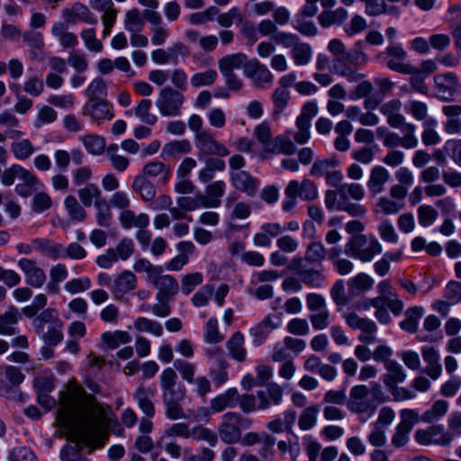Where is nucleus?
Returning a JSON list of instances; mask_svg holds the SVG:
<instances>
[{"mask_svg": "<svg viewBox=\"0 0 461 461\" xmlns=\"http://www.w3.org/2000/svg\"><path fill=\"white\" fill-rule=\"evenodd\" d=\"M437 126L438 122L434 118H428L422 122L421 140L425 146H435L440 142L441 138L436 131Z\"/></svg>", "mask_w": 461, "mask_h": 461, "instance_id": "obj_44", "label": "nucleus"}, {"mask_svg": "<svg viewBox=\"0 0 461 461\" xmlns=\"http://www.w3.org/2000/svg\"><path fill=\"white\" fill-rule=\"evenodd\" d=\"M21 318L17 308L12 306L0 315V335L12 336L16 334L15 325Z\"/></svg>", "mask_w": 461, "mask_h": 461, "instance_id": "obj_32", "label": "nucleus"}, {"mask_svg": "<svg viewBox=\"0 0 461 461\" xmlns=\"http://www.w3.org/2000/svg\"><path fill=\"white\" fill-rule=\"evenodd\" d=\"M297 274L300 280L310 287H320L325 280L324 275L314 269H299Z\"/></svg>", "mask_w": 461, "mask_h": 461, "instance_id": "obj_61", "label": "nucleus"}, {"mask_svg": "<svg viewBox=\"0 0 461 461\" xmlns=\"http://www.w3.org/2000/svg\"><path fill=\"white\" fill-rule=\"evenodd\" d=\"M332 72L346 77L350 82H356L364 77V75L357 73L353 65L349 64L346 56L333 59Z\"/></svg>", "mask_w": 461, "mask_h": 461, "instance_id": "obj_28", "label": "nucleus"}, {"mask_svg": "<svg viewBox=\"0 0 461 461\" xmlns=\"http://www.w3.org/2000/svg\"><path fill=\"white\" fill-rule=\"evenodd\" d=\"M191 151V144L187 140H173L164 145L162 156L178 157Z\"/></svg>", "mask_w": 461, "mask_h": 461, "instance_id": "obj_52", "label": "nucleus"}, {"mask_svg": "<svg viewBox=\"0 0 461 461\" xmlns=\"http://www.w3.org/2000/svg\"><path fill=\"white\" fill-rule=\"evenodd\" d=\"M285 194L286 196H297L303 201H312L318 197V189L311 179L304 178L302 182L291 180L285 189Z\"/></svg>", "mask_w": 461, "mask_h": 461, "instance_id": "obj_17", "label": "nucleus"}, {"mask_svg": "<svg viewBox=\"0 0 461 461\" xmlns=\"http://www.w3.org/2000/svg\"><path fill=\"white\" fill-rule=\"evenodd\" d=\"M251 425V420L239 412L229 411L221 416L217 435L224 444L232 446L240 442L242 430L249 429Z\"/></svg>", "mask_w": 461, "mask_h": 461, "instance_id": "obj_3", "label": "nucleus"}, {"mask_svg": "<svg viewBox=\"0 0 461 461\" xmlns=\"http://www.w3.org/2000/svg\"><path fill=\"white\" fill-rule=\"evenodd\" d=\"M448 404L444 400L436 401L431 408L426 411L422 415L420 420L424 422L431 423L441 417H443L447 411Z\"/></svg>", "mask_w": 461, "mask_h": 461, "instance_id": "obj_58", "label": "nucleus"}, {"mask_svg": "<svg viewBox=\"0 0 461 461\" xmlns=\"http://www.w3.org/2000/svg\"><path fill=\"white\" fill-rule=\"evenodd\" d=\"M151 105L152 103L149 99H141L134 109L135 115L148 125H154L158 121V117L149 113Z\"/></svg>", "mask_w": 461, "mask_h": 461, "instance_id": "obj_57", "label": "nucleus"}, {"mask_svg": "<svg viewBox=\"0 0 461 461\" xmlns=\"http://www.w3.org/2000/svg\"><path fill=\"white\" fill-rule=\"evenodd\" d=\"M244 342L245 339L240 331L234 332L226 342V348L230 357L238 362L245 361L247 357Z\"/></svg>", "mask_w": 461, "mask_h": 461, "instance_id": "obj_30", "label": "nucleus"}, {"mask_svg": "<svg viewBox=\"0 0 461 461\" xmlns=\"http://www.w3.org/2000/svg\"><path fill=\"white\" fill-rule=\"evenodd\" d=\"M194 145L199 151V159L203 157H226L230 154L225 145L219 142L208 131L194 136Z\"/></svg>", "mask_w": 461, "mask_h": 461, "instance_id": "obj_9", "label": "nucleus"}, {"mask_svg": "<svg viewBox=\"0 0 461 461\" xmlns=\"http://www.w3.org/2000/svg\"><path fill=\"white\" fill-rule=\"evenodd\" d=\"M77 194L80 203L86 207H90L93 203L95 205L97 201H102L104 198L99 187L93 183H87L84 187L79 188Z\"/></svg>", "mask_w": 461, "mask_h": 461, "instance_id": "obj_40", "label": "nucleus"}, {"mask_svg": "<svg viewBox=\"0 0 461 461\" xmlns=\"http://www.w3.org/2000/svg\"><path fill=\"white\" fill-rule=\"evenodd\" d=\"M369 389L366 384L353 385L347 399V408L357 414L361 422H366L375 413V406L368 399Z\"/></svg>", "mask_w": 461, "mask_h": 461, "instance_id": "obj_5", "label": "nucleus"}, {"mask_svg": "<svg viewBox=\"0 0 461 461\" xmlns=\"http://www.w3.org/2000/svg\"><path fill=\"white\" fill-rule=\"evenodd\" d=\"M398 129L401 130L402 136L393 131H388V134H386L385 139L383 140L384 146L391 149H395L398 146L406 149H415L419 143L415 135V125L401 126Z\"/></svg>", "mask_w": 461, "mask_h": 461, "instance_id": "obj_10", "label": "nucleus"}, {"mask_svg": "<svg viewBox=\"0 0 461 461\" xmlns=\"http://www.w3.org/2000/svg\"><path fill=\"white\" fill-rule=\"evenodd\" d=\"M133 326L140 332H148L157 337H160L163 333V327L159 322L145 317L137 318Z\"/></svg>", "mask_w": 461, "mask_h": 461, "instance_id": "obj_56", "label": "nucleus"}, {"mask_svg": "<svg viewBox=\"0 0 461 461\" xmlns=\"http://www.w3.org/2000/svg\"><path fill=\"white\" fill-rule=\"evenodd\" d=\"M33 249L41 253L52 258H64L63 246L47 239H35L32 240Z\"/></svg>", "mask_w": 461, "mask_h": 461, "instance_id": "obj_38", "label": "nucleus"}, {"mask_svg": "<svg viewBox=\"0 0 461 461\" xmlns=\"http://www.w3.org/2000/svg\"><path fill=\"white\" fill-rule=\"evenodd\" d=\"M375 281L370 276L359 273L348 280V287L352 294H356L371 289Z\"/></svg>", "mask_w": 461, "mask_h": 461, "instance_id": "obj_45", "label": "nucleus"}, {"mask_svg": "<svg viewBox=\"0 0 461 461\" xmlns=\"http://www.w3.org/2000/svg\"><path fill=\"white\" fill-rule=\"evenodd\" d=\"M386 53L388 55V60L386 62L387 67L395 72L401 74H417L418 68L405 63L408 58L407 52L403 50L400 44H392L387 47Z\"/></svg>", "mask_w": 461, "mask_h": 461, "instance_id": "obj_12", "label": "nucleus"}, {"mask_svg": "<svg viewBox=\"0 0 461 461\" xmlns=\"http://www.w3.org/2000/svg\"><path fill=\"white\" fill-rule=\"evenodd\" d=\"M61 322L63 321L59 319L58 311L53 308H48L35 317L33 327L36 332H42L46 325L52 326Z\"/></svg>", "mask_w": 461, "mask_h": 461, "instance_id": "obj_41", "label": "nucleus"}, {"mask_svg": "<svg viewBox=\"0 0 461 461\" xmlns=\"http://www.w3.org/2000/svg\"><path fill=\"white\" fill-rule=\"evenodd\" d=\"M434 82L437 96L444 101L452 100L460 88L459 80L456 75L452 72L435 76Z\"/></svg>", "mask_w": 461, "mask_h": 461, "instance_id": "obj_16", "label": "nucleus"}, {"mask_svg": "<svg viewBox=\"0 0 461 461\" xmlns=\"http://www.w3.org/2000/svg\"><path fill=\"white\" fill-rule=\"evenodd\" d=\"M145 25L143 12L133 8L126 13L124 27L131 32H140Z\"/></svg>", "mask_w": 461, "mask_h": 461, "instance_id": "obj_53", "label": "nucleus"}, {"mask_svg": "<svg viewBox=\"0 0 461 461\" xmlns=\"http://www.w3.org/2000/svg\"><path fill=\"white\" fill-rule=\"evenodd\" d=\"M131 187L144 202H151L155 199V185L145 178V176H136L132 181Z\"/></svg>", "mask_w": 461, "mask_h": 461, "instance_id": "obj_35", "label": "nucleus"}, {"mask_svg": "<svg viewBox=\"0 0 461 461\" xmlns=\"http://www.w3.org/2000/svg\"><path fill=\"white\" fill-rule=\"evenodd\" d=\"M226 184L222 180H217L209 184L205 188V195L203 194V200L205 208H216L221 204V198L225 193Z\"/></svg>", "mask_w": 461, "mask_h": 461, "instance_id": "obj_27", "label": "nucleus"}, {"mask_svg": "<svg viewBox=\"0 0 461 461\" xmlns=\"http://www.w3.org/2000/svg\"><path fill=\"white\" fill-rule=\"evenodd\" d=\"M80 140L86 150L93 155H100L105 150L106 142L102 136L88 134L82 136Z\"/></svg>", "mask_w": 461, "mask_h": 461, "instance_id": "obj_54", "label": "nucleus"}, {"mask_svg": "<svg viewBox=\"0 0 461 461\" xmlns=\"http://www.w3.org/2000/svg\"><path fill=\"white\" fill-rule=\"evenodd\" d=\"M163 267L156 276L150 280L156 289L158 290L157 297L160 294L164 297L169 298L176 295L178 293L179 285L176 279L169 275H163Z\"/></svg>", "mask_w": 461, "mask_h": 461, "instance_id": "obj_21", "label": "nucleus"}, {"mask_svg": "<svg viewBox=\"0 0 461 461\" xmlns=\"http://www.w3.org/2000/svg\"><path fill=\"white\" fill-rule=\"evenodd\" d=\"M152 394V392L145 388L142 384L139 385L133 393L134 401L148 418H151L155 415L154 403L150 399Z\"/></svg>", "mask_w": 461, "mask_h": 461, "instance_id": "obj_33", "label": "nucleus"}, {"mask_svg": "<svg viewBox=\"0 0 461 461\" xmlns=\"http://www.w3.org/2000/svg\"><path fill=\"white\" fill-rule=\"evenodd\" d=\"M185 101L180 91L167 86L159 90L155 104L162 116L176 117L180 115Z\"/></svg>", "mask_w": 461, "mask_h": 461, "instance_id": "obj_7", "label": "nucleus"}, {"mask_svg": "<svg viewBox=\"0 0 461 461\" xmlns=\"http://www.w3.org/2000/svg\"><path fill=\"white\" fill-rule=\"evenodd\" d=\"M2 374L3 377L0 378V397L24 402L26 395L18 389L24 380V375L21 369L14 366H5L3 367Z\"/></svg>", "mask_w": 461, "mask_h": 461, "instance_id": "obj_6", "label": "nucleus"}, {"mask_svg": "<svg viewBox=\"0 0 461 461\" xmlns=\"http://www.w3.org/2000/svg\"><path fill=\"white\" fill-rule=\"evenodd\" d=\"M191 438L196 441H204L211 447H214L218 442L217 432L200 425L191 429Z\"/></svg>", "mask_w": 461, "mask_h": 461, "instance_id": "obj_60", "label": "nucleus"}, {"mask_svg": "<svg viewBox=\"0 0 461 461\" xmlns=\"http://www.w3.org/2000/svg\"><path fill=\"white\" fill-rule=\"evenodd\" d=\"M320 407L317 404H312L305 407L298 419V426L302 430H309L312 429L317 423Z\"/></svg>", "mask_w": 461, "mask_h": 461, "instance_id": "obj_47", "label": "nucleus"}, {"mask_svg": "<svg viewBox=\"0 0 461 461\" xmlns=\"http://www.w3.org/2000/svg\"><path fill=\"white\" fill-rule=\"evenodd\" d=\"M238 391L235 388L228 389L225 393L211 400V409L215 412L222 411L226 408H232L238 402Z\"/></svg>", "mask_w": 461, "mask_h": 461, "instance_id": "obj_36", "label": "nucleus"}, {"mask_svg": "<svg viewBox=\"0 0 461 461\" xmlns=\"http://www.w3.org/2000/svg\"><path fill=\"white\" fill-rule=\"evenodd\" d=\"M102 341L112 349L117 348L122 344L131 342V337L124 330L105 331L101 336Z\"/></svg>", "mask_w": 461, "mask_h": 461, "instance_id": "obj_48", "label": "nucleus"}, {"mask_svg": "<svg viewBox=\"0 0 461 461\" xmlns=\"http://www.w3.org/2000/svg\"><path fill=\"white\" fill-rule=\"evenodd\" d=\"M389 171L383 166H375L371 168L366 182L368 192L372 197L383 193L386 183L390 180Z\"/></svg>", "mask_w": 461, "mask_h": 461, "instance_id": "obj_20", "label": "nucleus"}, {"mask_svg": "<svg viewBox=\"0 0 461 461\" xmlns=\"http://www.w3.org/2000/svg\"><path fill=\"white\" fill-rule=\"evenodd\" d=\"M159 383L166 416L170 420L185 418L181 402L185 397L186 390L177 382L176 370L171 367L165 368L160 374Z\"/></svg>", "mask_w": 461, "mask_h": 461, "instance_id": "obj_2", "label": "nucleus"}, {"mask_svg": "<svg viewBox=\"0 0 461 461\" xmlns=\"http://www.w3.org/2000/svg\"><path fill=\"white\" fill-rule=\"evenodd\" d=\"M402 102L399 99H392L380 107V112L387 119V123L392 128H399L405 125H413L407 122L405 117L401 113Z\"/></svg>", "mask_w": 461, "mask_h": 461, "instance_id": "obj_19", "label": "nucleus"}, {"mask_svg": "<svg viewBox=\"0 0 461 461\" xmlns=\"http://www.w3.org/2000/svg\"><path fill=\"white\" fill-rule=\"evenodd\" d=\"M217 77L218 73L216 70L208 69L203 72L194 73L190 78V83L191 86L195 88L210 86L215 83Z\"/></svg>", "mask_w": 461, "mask_h": 461, "instance_id": "obj_59", "label": "nucleus"}, {"mask_svg": "<svg viewBox=\"0 0 461 461\" xmlns=\"http://www.w3.org/2000/svg\"><path fill=\"white\" fill-rule=\"evenodd\" d=\"M140 176H145V178L148 177H156L161 176L160 181L162 184H167L169 177L171 176V171L168 167H167L163 162L160 161H151L144 165L142 168V173Z\"/></svg>", "mask_w": 461, "mask_h": 461, "instance_id": "obj_39", "label": "nucleus"}, {"mask_svg": "<svg viewBox=\"0 0 461 461\" xmlns=\"http://www.w3.org/2000/svg\"><path fill=\"white\" fill-rule=\"evenodd\" d=\"M61 404L66 415L77 420L68 428V439L72 442L102 447L108 439L109 430L117 436L124 432L112 409L97 403L74 380L68 383Z\"/></svg>", "mask_w": 461, "mask_h": 461, "instance_id": "obj_1", "label": "nucleus"}, {"mask_svg": "<svg viewBox=\"0 0 461 461\" xmlns=\"http://www.w3.org/2000/svg\"><path fill=\"white\" fill-rule=\"evenodd\" d=\"M348 16L344 7H338L334 10H323L318 16V22L323 28L333 25H341Z\"/></svg>", "mask_w": 461, "mask_h": 461, "instance_id": "obj_29", "label": "nucleus"}, {"mask_svg": "<svg viewBox=\"0 0 461 461\" xmlns=\"http://www.w3.org/2000/svg\"><path fill=\"white\" fill-rule=\"evenodd\" d=\"M384 368L387 372L383 375L382 380L386 387H392L393 384L402 383L406 379L403 367L395 360L386 362Z\"/></svg>", "mask_w": 461, "mask_h": 461, "instance_id": "obj_31", "label": "nucleus"}, {"mask_svg": "<svg viewBox=\"0 0 461 461\" xmlns=\"http://www.w3.org/2000/svg\"><path fill=\"white\" fill-rule=\"evenodd\" d=\"M96 212L95 220L99 226L108 228L112 222V212L107 201L104 198L102 201H97L95 204Z\"/></svg>", "mask_w": 461, "mask_h": 461, "instance_id": "obj_63", "label": "nucleus"}, {"mask_svg": "<svg viewBox=\"0 0 461 461\" xmlns=\"http://www.w3.org/2000/svg\"><path fill=\"white\" fill-rule=\"evenodd\" d=\"M118 219L121 226L125 230L131 228L144 229L149 224V217L147 213L136 214L130 209L122 211Z\"/></svg>", "mask_w": 461, "mask_h": 461, "instance_id": "obj_26", "label": "nucleus"}, {"mask_svg": "<svg viewBox=\"0 0 461 461\" xmlns=\"http://www.w3.org/2000/svg\"><path fill=\"white\" fill-rule=\"evenodd\" d=\"M324 204L330 212H346L355 218H364L367 212V209L365 205L340 198L339 188L336 190H327L325 192Z\"/></svg>", "mask_w": 461, "mask_h": 461, "instance_id": "obj_8", "label": "nucleus"}, {"mask_svg": "<svg viewBox=\"0 0 461 461\" xmlns=\"http://www.w3.org/2000/svg\"><path fill=\"white\" fill-rule=\"evenodd\" d=\"M248 58L243 53H235L221 58L219 61V69L221 74L234 73V69L244 68L248 63Z\"/></svg>", "mask_w": 461, "mask_h": 461, "instance_id": "obj_37", "label": "nucleus"}, {"mask_svg": "<svg viewBox=\"0 0 461 461\" xmlns=\"http://www.w3.org/2000/svg\"><path fill=\"white\" fill-rule=\"evenodd\" d=\"M63 17L67 22L75 23L77 21H82L89 24H95L96 18L90 12L87 6L81 3H75L71 8L63 10Z\"/></svg>", "mask_w": 461, "mask_h": 461, "instance_id": "obj_23", "label": "nucleus"}, {"mask_svg": "<svg viewBox=\"0 0 461 461\" xmlns=\"http://www.w3.org/2000/svg\"><path fill=\"white\" fill-rule=\"evenodd\" d=\"M291 56L296 66H306L312 57V47L308 43L298 41L291 50Z\"/></svg>", "mask_w": 461, "mask_h": 461, "instance_id": "obj_46", "label": "nucleus"}, {"mask_svg": "<svg viewBox=\"0 0 461 461\" xmlns=\"http://www.w3.org/2000/svg\"><path fill=\"white\" fill-rule=\"evenodd\" d=\"M415 439L421 445L437 444L447 446L453 440V435L444 431L442 425H433L426 429H418Z\"/></svg>", "mask_w": 461, "mask_h": 461, "instance_id": "obj_15", "label": "nucleus"}, {"mask_svg": "<svg viewBox=\"0 0 461 461\" xmlns=\"http://www.w3.org/2000/svg\"><path fill=\"white\" fill-rule=\"evenodd\" d=\"M230 179L236 190L245 193L248 196H254L258 190L259 181L247 171L231 172Z\"/></svg>", "mask_w": 461, "mask_h": 461, "instance_id": "obj_18", "label": "nucleus"}, {"mask_svg": "<svg viewBox=\"0 0 461 461\" xmlns=\"http://www.w3.org/2000/svg\"><path fill=\"white\" fill-rule=\"evenodd\" d=\"M82 113L90 117L97 124L111 121L114 117L113 105L99 97L89 98L83 107Z\"/></svg>", "mask_w": 461, "mask_h": 461, "instance_id": "obj_11", "label": "nucleus"}, {"mask_svg": "<svg viewBox=\"0 0 461 461\" xmlns=\"http://www.w3.org/2000/svg\"><path fill=\"white\" fill-rule=\"evenodd\" d=\"M17 266L23 273L26 284L31 287L41 288L46 283V273L35 260L22 258L17 261Z\"/></svg>", "mask_w": 461, "mask_h": 461, "instance_id": "obj_13", "label": "nucleus"}, {"mask_svg": "<svg viewBox=\"0 0 461 461\" xmlns=\"http://www.w3.org/2000/svg\"><path fill=\"white\" fill-rule=\"evenodd\" d=\"M244 75L252 80L257 87L261 88L269 86L274 80V76L270 70L257 59H253L245 64Z\"/></svg>", "mask_w": 461, "mask_h": 461, "instance_id": "obj_14", "label": "nucleus"}, {"mask_svg": "<svg viewBox=\"0 0 461 461\" xmlns=\"http://www.w3.org/2000/svg\"><path fill=\"white\" fill-rule=\"evenodd\" d=\"M423 312V308L420 306L407 309L405 312V319L400 322L401 329L409 333H415L418 330L419 321L422 317Z\"/></svg>", "mask_w": 461, "mask_h": 461, "instance_id": "obj_42", "label": "nucleus"}, {"mask_svg": "<svg viewBox=\"0 0 461 461\" xmlns=\"http://www.w3.org/2000/svg\"><path fill=\"white\" fill-rule=\"evenodd\" d=\"M274 320L275 316L268 314L260 322L250 328L249 334L256 346L261 345L270 332L278 327V323L275 322Z\"/></svg>", "mask_w": 461, "mask_h": 461, "instance_id": "obj_22", "label": "nucleus"}, {"mask_svg": "<svg viewBox=\"0 0 461 461\" xmlns=\"http://www.w3.org/2000/svg\"><path fill=\"white\" fill-rule=\"evenodd\" d=\"M64 206L71 220L83 221L86 219V212L75 196L68 195L64 200Z\"/></svg>", "mask_w": 461, "mask_h": 461, "instance_id": "obj_51", "label": "nucleus"}, {"mask_svg": "<svg viewBox=\"0 0 461 461\" xmlns=\"http://www.w3.org/2000/svg\"><path fill=\"white\" fill-rule=\"evenodd\" d=\"M327 250L321 241H312L305 251V260L309 263H321L325 259Z\"/></svg>", "mask_w": 461, "mask_h": 461, "instance_id": "obj_62", "label": "nucleus"}, {"mask_svg": "<svg viewBox=\"0 0 461 461\" xmlns=\"http://www.w3.org/2000/svg\"><path fill=\"white\" fill-rule=\"evenodd\" d=\"M23 42L31 49L30 55L32 59L36 58L37 51L43 50L44 39L40 32L27 30L23 33Z\"/></svg>", "mask_w": 461, "mask_h": 461, "instance_id": "obj_49", "label": "nucleus"}, {"mask_svg": "<svg viewBox=\"0 0 461 461\" xmlns=\"http://www.w3.org/2000/svg\"><path fill=\"white\" fill-rule=\"evenodd\" d=\"M382 252V245L375 236L355 235L345 245V253L362 262H370Z\"/></svg>", "mask_w": 461, "mask_h": 461, "instance_id": "obj_4", "label": "nucleus"}, {"mask_svg": "<svg viewBox=\"0 0 461 461\" xmlns=\"http://www.w3.org/2000/svg\"><path fill=\"white\" fill-rule=\"evenodd\" d=\"M14 157L18 160H26L35 152V148L29 139L14 140L10 146Z\"/></svg>", "mask_w": 461, "mask_h": 461, "instance_id": "obj_43", "label": "nucleus"}, {"mask_svg": "<svg viewBox=\"0 0 461 461\" xmlns=\"http://www.w3.org/2000/svg\"><path fill=\"white\" fill-rule=\"evenodd\" d=\"M136 287V275L130 270H124L113 280L112 292L116 296H122L134 290Z\"/></svg>", "mask_w": 461, "mask_h": 461, "instance_id": "obj_24", "label": "nucleus"}, {"mask_svg": "<svg viewBox=\"0 0 461 461\" xmlns=\"http://www.w3.org/2000/svg\"><path fill=\"white\" fill-rule=\"evenodd\" d=\"M20 120L11 110H4L0 113V128L4 129L9 139L18 140L23 136V132L19 130Z\"/></svg>", "mask_w": 461, "mask_h": 461, "instance_id": "obj_25", "label": "nucleus"}, {"mask_svg": "<svg viewBox=\"0 0 461 461\" xmlns=\"http://www.w3.org/2000/svg\"><path fill=\"white\" fill-rule=\"evenodd\" d=\"M340 198L346 201L350 199L355 201H361L365 196V190L360 184L357 183H344L339 185Z\"/></svg>", "mask_w": 461, "mask_h": 461, "instance_id": "obj_55", "label": "nucleus"}, {"mask_svg": "<svg viewBox=\"0 0 461 461\" xmlns=\"http://www.w3.org/2000/svg\"><path fill=\"white\" fill-rule=\"evenodd\" d=\"M174 368L180 374L183 380L188 384L194 383L196 366L194 364L184 359H176L173 363Z\"/></svg>", "mask_w": 461, "mask_h": 461, "instance_id": "obj_64", "label": "nucleus"}, {"mask_svg": "<svg viewBox=\"0 0 461 461\" xmlns=\"http://www.w3.org/2000/svg\"><path fill=\"white\" fill-rule=\"evenodd\" d=\"M224 160L208 157L204 159V167L198 172V179L201 183H208L214 177L216 171H223L225 169Z\"/></svg>", "mask_w": 461, "mask_h": 461, "instance_id": "obj_34", "label": "nucleus"}, {"mask_svg": "<svg viewBox=\"0 0 461 461\" xmlns=\"http://www.w3.org/2000/svg\"><path fill=\"white\" fill-rule=\"evenodd\" d=\"M63 322L58 323L56 325L48 326V328H44L42 332H37L44 341L45 344L49 346H57L59 342L63 340Z\"/></svg>", "mask_w": 461, "mask_h": 461, "instance_id": "obj_50", "label": "nucleus"}]
</instances>
